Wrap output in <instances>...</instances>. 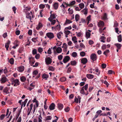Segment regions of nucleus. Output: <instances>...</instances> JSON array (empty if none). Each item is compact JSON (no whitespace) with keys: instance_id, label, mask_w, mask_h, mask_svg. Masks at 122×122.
<instances>
[{"instance_id":"29","label":"nucleus","mask_w":122,"mask_h":122,"mask_svg":"<svg viewBox=\"0 0 122 122\" xmlns=\"http://www.w3.org/2000/svg\"><path fill=\"white\" fill-rule=\"evenodd\" d=\"M72 56L73 57H76L77 55V54L76 52H74L72 53Z\"/></svg>"},{"instance_id":"49","label":"nucleus","mask_w":122,"mask_h":122,"mask_svg":"<svg viewBox=\"0 0 122 122\" xmlns=\"http://www.w3.org/2000/svg\"><path fill=\"white\" fill-rule=\"evenodd\" d=\"M56 22V20H52L51 21V24L52 25H54Z\"/></svg>"},{"instance_id":"9","label":"nucleus","mask_w":122,"mask_h":122,"mask_svg":"<svg viewBox=\"0 0 122 122\" xmlns=\"http://www.w3.org/2000/svg\"><path fill=\"white\" fill-rule=\"evenodd\" d=\"M55 105L54 103H52L49 106V108L50 110H52L55 109Z\"/></svg>"},{"instance_id":"63","label":"nucleus","mask_w":122,"mask_h":122,"mask_svg":"<svg viewBox=\"0 0 122 122\" xmlns=\"http://www.w3.org/2000/svg\"><path fill=\"white\" fill-rule=\"evenodd\" d=\"M47 53L49 54H51V51L50 48H49L47 52Z\"/></svg>"},{"instance_id":"26","label":"nucleus","mask_w":122,"mask_h":122,"mask_svg":"<svg viewBox=\"0 0 122 122\" xmlns=\"http://www.w3.org/2000/svg\"><path fill=\"white\" fill-rule=\"evenodd\" d=\"M87 10L88 9L87 8H85L83 9L82 10V11L84 12V14L85 15H86L87 13Z\"/></svg>"},{"instance_id":"35","label":"nucleus","mask_w":122,"mask_h":122,"mask_svg":"<svg viewBox=\"0 0 122 122\" xmlns=\"http://www.w3.org/2000/svg\"><path fill=\"white\" fill-rule=\"evenodd\" d=\"M80 92L82 94H85V92H84V89L83 88V87H82L81 89Z\"/></svg>"},{"instance_id":"21","label":"nucleus","mask_w":122,"mask_h":122,"mask_svg":"<svg viewBox=\"0 0 122 122\" xmlns=\"http://www.w3.org/2000/svg\"><path fill=\"white\" fill-rule=\"evenodd\" d=\"M116 46L118 49H120L121 46V44L119 43H115L114 44Z\"/></svg>"},{"instance_id":"22","label":"nucleus","mask_w":122,"mask_h":122,"mask_svg":"<svg viewBox=\"0 0 122 122\" xmlns=\"http://www.w3.org/2000/svg\"><path fill=\"white\" fill-rule=\"evenodd\" d=\"M26 77L24 76H22L20 78V81L22 82H25L26 80Z\"/></svg>"},{"instance_id":"58","label":"nucleus","mask_w":122,"mask_h":122,"mask_svg":"<svg viewBox=\"0 0 122 122\" xmlns=\"http://www.w3.org/2000/svg\"><path fill=\"white\" fill-rule=\"evenodd\" d=\"M102 67V68H105L106 66V65L104 63H103L101 65Z\"/></svg>"},{"instance_id":"16","label":"nucleus","mask_w":122,"mask_h":122,"mask_svg":"<svg viewBox=\"0 0 122 122\" xmlns=\"http://www.w3.org/2000/svg\"><path fill=\"white\" fill-rule=\"evenodd\" d=\"M25 13L26 17L28 19L30 18L31 17L30 13L28 12V11H26Z\"/></svg>"},{"instance_id":"47","label":"nucleus","mask_w":122,"mask_h":122,"mask_svg":"<svg viewBox=\"0 0 122 122\" xmlns=\"http://www.w3.org/2000/svg\"><path fill=\"white\" fill-rule=\"evenodd\" d=\"M48 69L49 70L52 71H54V68L52 66L49 67Z\"/></svg>"},{"instance_id":"32","label":"nucleus","mask_w":122,"mask_h":122,"mask_svg":"<svg viewBox=\"0 0 122 122\" xmlns=\"http://www.w3.org/2000/svg\"><path fill=\"white\" fill-rule=\"evenodd\" d=\"M10 63L11 64H13L14 63V59L13 58H11L9 60Z\"/></svg>"},{"instance_id":"2","label":"nucleus","mask_w":122,"mask_h":122,"mask_svg":"<svg viewBox=\"0 0 122 122\" xmlns=\"http://www.w3.org/2000/svg\"><path fill=\"white\" fill-rule=\"evenodd\" d=\"M45 62L47 65L50 64L52 62V59L49 57L46 58Z\"/></svg>"},{"instance_id":"34","label":"nucleus","mask_w":122,"mask_h":122,"mask_svg":"<svg viewBox=\"0 0 122 122\" xmlns=\"http://www.w3.org/2000/svg\"><path fill=\"white\" fill-rule=\"evenodd\" d=\"M110 51L109 50H107L104 52L103 54L106 56L107 54Z\"/></svg>"},{"instance_id":"61","label":"nucleus","mask_w":122,"mask_h":122,"mask_svg":"<svg viewBox=\"0 0 122 122\" xmlns=\"http://www.w3.org/2000/svg\"><path fill=\"white\" fill-rule=\"evenodd\" d=\"M3 71L4 74H6L7 73L8 71L7 70V69L6 67H5V69H3Z\"/></svg>"},{"instance_id":"59","label":"nucleus","mask_w":122,"mask_h":122,"mask_svg":"<svg viewBox=\"0 0 122 122\" xmlns=\"http://www.w3.org/2000/svg\"><path fill=\"white\" fill-rule=\"evenodd\" d=\"M88 84H86L83 87H83V88H84V89L86 90L88 88Z\"/></svg>"},{"instance_id":"3","label":"nucleus","mask_w":122,"mask_h":122,"mask_svg":"<svg viewBox=\"0 0 122 122\" xmlns=\"http://www.w3.org/2000/svg\"><path fill=\"white\" fill-rule=\"evenodd\" d=\"M8 79L5 76H4L1 77L0 79V81L1 83L3 84L5 83Z\"/></svg>"},{"instance_id":"43","label":"nucleus","mask_w":122,"mask_h":122,"mask_svg":"<svg viewBox=\"0 0 122 122\" xmlns=\"http://www.w3.org/2000/svg\"><path fill=\"white\" fill-rule=\"evenodd\" d=\"M29 62H30L32 61H34V60L35 58L33 57H29Z\"/></svg>"},{"instance_id":"62","label":"nucleus","mask_w":122,"mask_h":122,"mask_svg":"<svg viewBox=\"0 0 122 122\" xmlns=\"http://www.w3.org/2000/svg\"><path fill=\"white\" fill-rule=\"evenodd\" d=\"M81 22L82 23H85L86 22V20L83 18H81Z\"/></svg>"},{"instance_id":"53","label":"nucleus","mask_w":122,"mask_h":122,"mask_svg":"<svg viewBox=\"0 0 122 122\" xmlns=\"http://www.w3.org/2000/svg\"><path fill=\"white\" fill-rule=\"evenodd\" d=\"M13 11H14L15 14L16 13V10L17 9V8L15 6L12 8Z\"/></svg>"},{"instance_id":"64","label":"nucleus","mask_w":122,"mask_h":122,"mask_svg":"<svg viewBox=\"0 0 122 122\" xmlns=\"http://www.w3.org/2000/svg\"><path fill=\"white\" fill-rule=\"evenodd\" d=\"M40 57V55L39 54H36L35 56V58L37 59H38Z\"/></svg>"},{"instance_id":"20","label":"nucleus","mask_w":122,"mask_h":122,"mask_svg":"<svg viewBox=\"0 0 122 122\" xmlns=\"http://www.w3.org/2000/svg\"><path fill=\"white\" fill-rule=\"evenodd\" d=\"M9 89L7 87H6L3 91V92L4 93H5L6 94H8L9 93L8 91Z\"/></svg>"},{"instance_id":"52","label":"nucleus","mask_w":122,"mask_h":122,"mask_svg":"<svg viewBox=\"0 0 122 122\" xmlns=\"http://www.w3.org/2000/svg\"><path fill=\"white\" fill-rule=\"evenodd\" d=\"M91 15H89L88 17H87L86 18V21H90L91 20Z\"/></svg>"},{"instance_id":"24","label":"nucleus","mask_w":122,"mask_h":122,"mask_svg":"<svg viewBox=\"0 0 122 122\" xmlns=\"http://www.w3.org/2000/svg\"><path fill=\"white\" fill-rule=\"evenodd\" d=\"M10 43V41L9 40L5 44V47H9V45Z\"/></svg>"},{"instance_id":"10","label":"nucleus","mask_w":122,"mask_h":122,"mask_svg":"<svg viewBox=\"0 0 122 122\" xmlns=\"http://www.w3.org/2000/svg\"><path fill=\"white\" fill-rule=\"evenodd\" d=\"M104 22L103 21L100 20L99 22L98 23L97 25L99 27H101V26H103L104 25Z\"/></svg>"},{"instance_id":"44","label":"nucleus","mask_w":122,"mask_h":122,"mask_svg":"<svg viewBox=\"0 0 122 122\" xmlns=\"http://www.w3.org/2000/svg\"><path fill=\"white\" fill-rule=\"evenodd\" d=\"M80 54L81 56H84L85 55L86 53L84 51H82L81 52Z\"/></svg>"},{"instance_id":"19","label":"nucleus","mask_w":122,"mask_h":122,"mask_svg":"<svg viewBox=\"0 0 122 122\" xmlns=\"http://www.w3.org/2000/svg\"><path fill=\"white\" fill-rule=\"evenodd\" d=\"M56 16H57V15H56V14L54 13L50 15V17L53 20L55 19Z\"/></svg>"},{"instance_id":"8","label":"nucleus","mask_w":122,"mask_h":122,"mask_svg":"<svg viewBox=\"0 0 122 122\" xmlns=\"http://www.w3.org/2000/svg\"><path fill=\"white\" fill-rule=\"evenodd\" d=\"M81 63L83 64H85L87 62L88 60L87 59L85 58H82L81 60Z\"/></svg>"},{"instance_id":"50","label":"nucleus","mask_w":122,"mask_h":122,"mask_svg":"<svg viewBox=\"0 0 122 122\" xmlns=\"http://www.w3.org/2000/svg\"><path fill=\"white\" fill-rule=\"evenodd\" d=\"M5 114H2L0 116V118L1 120H3L5 117Z\"/></svg>"},{"instance_id":"39","label":"nucleus","mask_w":122,"mask_h":122,"mask_svg":"<svg viewBox=\"0 0 122 122\" xmlns=\"http://www.w3.org/2000/svg\"><path fill=\"white\" fill-rule=\"evenodd\" d=\"M64 33L66 35H68L70 33V32L69 30H65Z\"/></svg>"},{"instance_id":"42","label":"nucleus","mask_w":122,"mask_h":122,"mask_svg":"<svg viewBox=\"0 0 122 122\" xmlns=\"http://www.w3.org/2000/svg\"><path fill=\"white\" fill-rule=\"evenodd\" d=\"M63 57V56L61 55H60L59 56H58V59L59 60L61 61V60Z\"/></svg>"},{"instance_id":"17","label":"nucleus","mask_w":122,"mask_h":122,"mask_svg":"<svg viewBox=\"0 0 122 122\" xmlns=\"http://www.w3.org/2000/svg\"><path fill=\"white\" fill-rule=\"evenodd\" d=\"M56 51L57 53H60L62 51V49L60 47H58L56 49Z\"/></svg>"},{"instance_id":"40","label":"nucleus","mask_w":122,"mask_h":122,"mask_svg":"<svg viewBox=\"0 0 122 122\" xmlns=\"http://www.w3.org/2000/svg\"><path fill=\"white\" fill-rule=\"evenodd\" d=\"M76 3V2L75 1H71L69 4L70 6H71L72 5H74Z\"/></svg>"},{"instance_id":"56","label":"nucleus","mask_w":122,"mask_h":122,"mask_svg":"<svg viewBox=\"0 0 122 122\" xmlns=\"http://www.w3.org/2000/svg\"><path fill=\"white\" fill-rule=\"evenodd\" d=\"M28 99H26L25 100L24 102H23V105H24V107L26 105V104L28 101Z\"/></svg>"},{"instance_id":"6","label":"nucleus","mask_w":122,"mask_h":122,"mask_svg":"<svg viewBox=\"0 0 122 122\" xmlns=\"http://www.w3.org/2000/svg\"><path fill=\"white\" fill-rule=\"evenodd\" d=\"M70 58L68 56H66L63 60V62L65 63H66L70 60Z\"/></svg>"},{"instance_id":"55","label":"nucleus","mask_w":122,"mask_h":122,"mask_svg":"<svg viewBox=\"0 0 122 122\" xmlns=\"http://www.w3.org/2000/svg\"><path fill=\"white\" fill-rule=\"evenodd\" d=\"M70 110V108L68 107H67L65 109V110L66 112H67L69 111Z\"/></svg>"},{"instance_id":"27","label":"nucleus","mask_w":122,"mask_h":122,"mask_svg":"<svg viewBox=\"0 0 122 122\" xmlns=\"http://www.w3.org/2000/svg\"><path fill=\"white\" fill-rule=\"evenodd\" d=\"M79 7L82 9L84 7V5L83 3H81L79 5Z\"/></svg>"},{"instance_id":"25","label":"nucleus","mask_w":122,"mask_h":122,"mask_svg":"<svg viewBox=\"0 0 122 122\" xmlns=\"http://www.w3.org/2000/svg\"><path fill=\"white\" fill-rule=\"evenodd\" d=\"M118 40L119 42H121L122 41V36L120 34L118 36Z\"/></svg>"},{"instance_id":"12","label":"nucleus","mask_w":122,"mask_h":122,"mask_svg":"<svg viewBox=\"0 0 122 122\" xmlns=\"http://www.w3.org/2000/svg\"><path fill=\"white\" fill-rule=\"evenodd\" d=\"M86 77L89 79H93L94 77V76L92 74H87L86 75Z\"/></svg>"},{"instance_id":"33","label":"nucleus","mask_w":122,"mask_h":122,"mask_svg":"<svg viewBox=\"0 0 122 122\" xmlns=\"http://www.w3.org/2000/svg\"><path fill=\"white\" fill-rule=\"evenodd\" d=\"M72 40L74 41V43L77 42V41H76V38L75 36H74L72 38Z\"/></svg>"},{"instance_id":"4","label":"nucleus","mask_w":122,"mask_h":122,"mask_svg":"<svg viewBox=\"0 0 122 122\" xmlns=\"http://www.w3.org/2000/svg\"><path fill=\"white\" fill-rule=\"evenodd\" d=\"M91 59L93 61H95L97 60V56L95 53H92L91 54L90 56Z\"/></svg>"},{"instance_id":"13","label":"nucleus","mask_w":122,"mask_h":122,"mask_svg":"<svg viewBox=\"0 0 122 122\" xmlns=\"http://www.w3.org/2000/svg\"><path fill=\"white\" fill-rule=\"evenodd\" d=\"M53 6L55 10H57L58 7V3L56 2L53 5Z\"/></svg>"},{"instance_id":"60","label":"nucleus","mask_w":122,"mask_h":122,"mask_svg":"<svg viewBox=\"0 0 122 122\" xmlns=\"http://www.w3.org/2000/svg\"><path fill=\"white\" fill-rule=\"evenodd\" d=\"M104 83L105 84H106L107 85V87L109 85V84L108 83L106 80H105L104 81Z\"/></svg>"},{"instance_id":"30","label":"nucleus","mask_w":122,"mask_h":122,"mask_svg":"<svg viewBox=\"0 0 122 122\" xmlns=\"http://www.w3.org/2000/svg\"><path fill=\"white\" fill-rule=\"evenodd\" d=\"M76 63L75 61H71V64L72 65H76Z\"/></svg>"},{"instance_id":"45","label":"nucleus","mask_w":122,"mask_h":122,"mask_svg":"<svg viewBox=\"0 0 122 122\" xmlns=\"http://www.w3.org/2000/svg\"><path fill=\"white\" fill-rule=\"evenodd\" d=\"M26 8L24 9V11L25 12L26 11H29L31 9L30 8L28 7H26Z\"/></svg>"},{"instance_id":"46","label":"nucleus","mask_w":122,"mask_h":122,"mask_svg":"<svg viewBox=\"0 0 122 122\" xmlns=\"http://www.w3.org/2000/svg\"><path fill=\"white\" fill-rule=\"evenodd\" d=\"M38 73V72L37 70H35L33 72V75L35 76L37 75Z\"/></svg>"},{"instance_id":"23","label":"nucleus","mask_w":122,"mask_h":122,"mask_svg":"<svg viewBox=\"0 0 122 122\" xmlns=\"http://www.w3.org/2000/svg\"><path fill=\"white\" fill-rule=\"evenodd\" d=\"M80 17V16L78 14H76V15L75 19L76 21H77L78 20Z\"/></svg>"},{"instance_id":"15","label":"nucleus","mask_w":122,"mask_h":122,"mask_svg":"<svg viewBox=\"0 0 122 122\" xmlns=\"http://www.w3.org/2000/svg\"><path fill=\"white\" fill-rule=\"evenodd\" d=\"M63 105L60 103H59L58 104V107L60 110H61L63 107Z\"/></svg>"},{"instance_id":"5","label":"nucleus","mask_w":122,"mask_h":122,"mask_svg":"<svg viewBox=\"0 0 122 122\" xmlns=\"http://www.w3.org/2000/svg\"><path fill=\"white\" fill-rule=\"evenodd\" d=\"M46 35L50 39H52L54 37L53 34L51 32L47 33H46Z\"/></svg>"},{"instance_id":"37","label":"nucleus","mask_w":122,"mask_h":122,"mask_svg":"<svg viewBox=\"0 0 122 122\" xmlns=\"http://www.w3.org/2000/svg\"><path fill=\"white\" fill-rule=\"evenodd\" d=\"M66 80V78L64 77H62L60 79L61 81L62 82H64Z\"/></svg>"},{"instance_id":"14","label":"nucleus","mask_w":122,"mask_h":122,"mask_svg":"<svg viewBox=\"0 0 122 122\" xmlns=\"http://www.w3.org/2000/svg\"><path fill=\"white\" fill-rule=\"evenodd\" d=\"M42 77L43 79H45V80H47V78L49 77V75L47 74L44 73L42 75Z\"/></svg>"},{"instance_id":"38","label":"nucleus","mask_w":122,"mask_h":122,"mask_svg":"<svg viewBox=\"0 0 122 122\" xmlns=\"http://www.w3.org/2000/svg\"><path fill=\"white\" fill-rule=\"evenodd\" d=\"M86 37L89 38L90 36V33L88 32H86Z\"/></svg>"},{"instance_id":"1","label":"nucleus","mask_w":122,"mask_h":122,"mask_svg":"<svg viewBox=\"0 0 122 122\" xmlns=\"http://www.w3.org/2000/svg\"><path fill=\"white\" fill-rule=\"evenodd\" d=\"M11 82V84L14 85V86H17L19 85L20 83L18 79H15L14 78H13L10 80Z\"/></svg>"},{"instance_id":"31","label":"nucleus","mask_w":122,"mask_h":122,"mask_svg":"<svg viewBox=\"0 0 122 122\" xmlns=\"http://www.w3.org/2000/svg\"><path fill=\"white\" fill-rule=\"evenodd\" d=\"M72 22L71 21L69 20L66 19V22H65V24H70L71 23H72Z\"/></svg>"},{"instance_id":"7","label":"nucleus","mask_w":122,"mask_h":122,"mask_svg":"<svg viewBox=\"0 0 122 122\" xmlns=\"http://www.w3.org/2000/svg\"><path fill=\"white\" fill-rule=\"evenodd\" d=\"M24 67L23 66L21 65L17 67V70L20 72H23L24 70Z\"/></svg>"},{"instance_id":"48","label":"nucleus","mask_w":122,"mask_h":122,"mask_svg":"<svg viewBox=\"0 0 122 122\" xmlns=\"http://www.w3.org/2000/svg\"><path fill=\"white\" fill-rule=\"evenodd\" d=\"M107 47V46L106 44H103L102 47V49L103 50L105 49Z\"/></svg>"},{"instance_id":"11","label":"nucleus","mask_w":122,"mask_h":122,"mask_svg":"<svg viewBox=\"0 0 122 122\" xmlns=\"http://www.w3.org/2000/svg\"><path fill=\"white\" fill-rule=\"evenodd\" d=\"M43 26V24L40 22H39V23L36 27V29L37 30H38L41 28Z\"/></svg>"},{"instance_id":"28","label":"nucleus","mask_w":122,"mask_h":122,"mask_svg":"<svg viewBox=\"0 0 122 122\" xmlns=\"http://www.w3.org/2000/svg\"><path fill=\"white\" fill-rule=\"evenodd\" d=\"M52 118V117L51 116H48L46 117V118L45 119L46 121L51 120V119Z\"/></svg>"},{"instance_id":"36","label":"nucleus","mask_w":122,"mask_h":122,"mask_svg":"<svg viewBox=\"0 0 122 122\" xmlns=\"http://www.w3.org/2000/svg\"><path fill=\"white\" fill-rule=\"evenodd\" d=\"M75 109L77 112H78L80 109V107L79 106H77L75 108Z\"/></svg>"},{"instance_id":"41","label":"nucleus","mask_w":122,"mask_h":122,"mask_svg":"<svg viewBox=\"0 0 122 122\" xmlns=\"http://www.w3.org/2000/svg\"><path fill=\"white\" fill-rule=\"evenodd\" d=\"M103 18L104 20L107 19V15L106 13H104L103 16Z\"/></svg>"},{"instance_id":"57","label":"nucleus","mask_w":122,"mask_h":122,"mask_svg":"<svg viewBox=\"0 0 122 122\" xmlns=\"http://www.w3.org/2000/svg\"><path fill=\"white\" fill-rule=\"evenodd\" d=\"M40 8L41 9H43L45 8V6L42 4H41L40 5Z\"/></svg>"},{"instance_id":"54","label":"nucleus","mask_w":122,"mask_h":122,"mask_svg":"<svg viewBox=\"0 0 122 122\" xmlns=\"http://www.w3.org/2000/svg\"><path fill=\"white\" fill-rule=\"evenodd\" d=\"M67 47V45L66 43H64L63 44V46L62 47H64L66 49Z\"/></svg>"},{"instance_id":"18","label":"nucleus","mask_w":122,"mask_h":122,"mask_svg":"<svg viewBox=\"0 0 122 122\" xmlns=\"http://www.w3.org/2000/svg\"><path fill=\"white\" fill-rule=\"evenodd\" d=\"M63 33L62 32H60L57 34V38L59 39H60L61 37V35H63Z\"/></svg>"},{"instance_id":"51","label":"nucleus","mask_w":122,"mask_h":122,"mask_svg":"<svg viewBox=\"0 0 122 122\" xmlns=\"http://www.w3.org/2000/svg\"><path fill=\"white\" fill-rule=\"evenodd\" d=\"M32 54L33 55H35L37 53V51L36 49H33L32 51Z\"/></svg>"}]
</instances>
